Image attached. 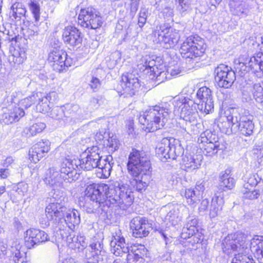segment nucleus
Wrapping results in <instances>:
<instances>
[{
    "label": "nucleus",
    "instance_id": "69168bd1",
    "mask_svg": "<svg viewBox=\"0 0 263 263\" xmlns=\"http://www.w3.org/2000/svg\"><path fill=\"white\" fill-rule=\"evenodd\" d=\"M10 174L8 168H0V179H6Z\"/></svg>",
    "mask_w": 263,
    "mask_h": 263
},
{
    "label": "nucleus",
    "instance_id": "c03bdc74",
    "mask_svg": "<svg viewBox=\"0 0 263 263\" xmlns=\"http://www.w3.org/2000/svg\"><path fill=\"white\" fill-rule=\"evenodd\" d=\"M231 263H255L252 256H248L243 252H238L232 258Z\"/></svg>",
    "mask_w": 263,
    "mask_h": 263
},
{
    "label": "nucleus",
    "instance_id": "79ce46f5",
    "mask_svg": "<svg viewBox=\"0 0 263 263\" xmlns=\"http://www.w3.org/2000/svg\"><path fill=\"white\" fill-rule=\"evenodd\" d=\"M184 196L189 204L192 205L200 200L201 197L199 193H196L193 189H186Z\"/></svg>",
    "mask_w": 263,
    "mask_h": 263
},
{
    "label": "nucleus",
    "instance_id": "0eeeda50",
    "mask_svg": "<svg viewBox=\"0 0 263 263\" xmlns=\"http://www.w3.org/2000/svg\"><path fill=\"white\" fill-rule=\"evenodd\" d=\"M174 113L180 119L191 125L197 123L198 116L194 101L188 98H179L175 100Z\"/></svg>",
    "mask_w": 263,
    "mask_h": 263
},
{
    "label": "nucleus",
    "instance_id": "39448f33",
    "mask_svg": "<svg viewBox=\"0 0 263 263\" xmlns=\"http://www.w3.org/2000/svg\"><path fill=\"white\" fill-rule=\"evenodd\" d=\"M171 110L166 104L149 106L139 117V121L146 132H154L162 129L170 118Z\"/></svg>",
    "mask_w": 263,
    "mask_h": 263
},
{
    "label": "nucleus",
    "instance_id": "c85d7f7f",
    "mask_svg": "<svg viewBox=\"0 0 263 263\" xmlns=\"http://www.w3.org/2000/svg\"><path fill=\"white\" fill-rule=\"evenodd\" d=\"M247 64L250 71L254 73L257 78L263 76V53L258 52L254 56L247 60Z\"/></svg>",
    "mask_w": 263,
    "mask_h": 263
},
{
    "label": "nucleus",
    "instance_id": "423d86ee",
    "mask_svg": "<svg viewBox=\"0 0 263 263\" xmlns=\"http://www.w3.org/2000/svg\"><path fill=\"white\" fill-rule=\"evenodd\" d=\"M106 201L117 204L123 210L126 209L133 202L134 195L127 185L107 184Z\"/></svg>",
    "mask_w": 263,
    "mask_h": 263
},
{
    "label": "nucleus",
    "instance_id": "bf43d9fd",
    "mask_svg": "<svg viewBox=\"0 0 263 263\" xmlns=\"http://www.w3.org/2000/svg\"><path fill=\"white\" fill-rule=\"evenodd\" d=\"M203 181H198L196 183V186L194 189L196 193H199V196L201 197L202 193L205 190V184Z\"/></svg>",
    "mask_w": 263,
    "mask_h": 263
},
{
    "label": "nucleus",
    "instance_id": "58836bf2",
    "mask_svg": "<svg viewBox=\"0 0 263 263\" xmlns=\"http://www.w3.org/2000/svg\"><path fill=\"white\" fill-rule=\"evenodd\" d=\"M46 125L44 123L39 122L33 124L29 127H26L24 132L28 136H34L41 133L45 128Z\"/></svg>",
    "mask_w": 263,
    "mask_h": 263
},
{
    "label": "nucleus",
    "instance_id": "9b49d317",
    "mask_svg": "<svg viewBox=\"0 0 263 263\" xmlns=\"http://www.w3.org/2000/svg\"><path fill=\"white\" fill-rule=\"evenodd\" d=\"M158 62L149 56L143 57L139 61L138 66L140 70L146 73H149L156 77L159 83L164 82V78H166L164 70H162L164 66L158 64Z\"/></svg>",
    "mask_w": 263,
    "mask_h": 263
},
{
    "label": "nucleus",
    "instance_id": "338daca9",
    "mask_svg": "<svg viewBox=\"0 0 263 263\" xmlns=\"http://www.w3.org/2000/svg\"><path fill=\"white\" fill-rule=\"evenodd\" d=\"M209 200L207 199H204L202 200L200 205L199 207V210L200 212H204L208 209L209 205Z\"/></svg>",
    "mask_w": 263,
    "mask_h": 263
},
{
    "label": "nucleus",
    "instance_id": "a878e982",
    "mask_svg": "<svg viewBox=\"0 0 263 263\" xmlns=\"http://www.w3.org/2000/svg\"><path fill=\"white\" fill-rule=\"evenodd\" d=\"M63 219L64 221H61L59 229L64 230L66 226L72 229L76 225L80 223V214L76 209H68L65 206V211L63 213Z\"/></svg>",
    "mask_w": 263,
    "mask_h": 263
},
{
    "label": "nucleus",
    "instance_id": "603ef678",
    "mask_svg": "<svg viewBox=\"0 0 263 263\" xmlns=\"http://www.w3.org/2000/svg\"><path fill=\"white\" fill-rule=\"evenodd\" d=\"M181 72L179 66L177 65L169 66L166 71H164L166 78H164V81L167 79H171L172 77L176 76Z\"/></svg>",
    "mask_w": 263,
    "mask_h": 263
},
{
    "label": "nucleus",
    "instance_id": "8fccbe9b",
    "mask_svg": "<svg viewBox=\"0 0 263 263\" xmlns=\"http://www.w3.org/2000/svg\"><path fill=\"white\" fill-rule=\"evenodd\" d=\"M66 113V118H70L79 115L81 111L79 106L77 104L67 105L64 107Z\"/></svg>",
    "mask_w": 263,
    "mask_h": 263
},
{
    "label": "nucleus",
    "instance_id": "4be33fe9",
    "mask_svg": "<svg viewBox=\"0 0 263 263\" xmlns=\"http://www.w3.org/2000/svg\"><path fill=\"white\" fill-rule=\"evenodd\" d=\"M110 251L117 256H122L126 253L130 254L128 243L125 241L120 230L113 234L112 239L110 241Z\"/></svg>",
    "mask_w": 263,
    "mask_h": 263
},
{
    "label": "nucleus",
    "instance_id": "ea45409f",
    "mask_svg": "<svg viewBox=\"0 0 263 263\" xmlns=\"http://www.w3.org/2000/svg\"><path fill=\"white\" fill-rule=\"evenodd\" d=\"M252 94L256 102L263 104V81L253 85Z\"/></svg>",
    "mask_w": 263,
    "mask_h": 263
},
{
    "label": "nucleus",
    "instance_id": "cd10ccee",
    "mask_svg": "<svg viewBox=\"0 0 263 263\" xmlns=\"http://www.w3.org/2000/svg\"><path fill=\"white\" fill-rule=\"evenodd\" d=\"M24 115L23 108L14 105L4 111L0 117V121L5 124H12L18 121Z\"/></svg>",
    "mask_w": 263,
    "mask_h": 263
},
{
    "label": "nucleus",
    "instance_id": "f704fd0d",
    "mask_svg": "<svg viewBox=\"0 0 263 263\" xmlns=\"http://www.w3.org/2000/svg\"><path fill=\"white\" fill-rule=\"evenodd\" d=\"M26 10L23 5L20 3L13 4L10 8V16L12 20L16 22H21L23 17H25Z\"/></svg>",
    "mask_w": 263,
    "mask_h": 263
},
{
    "label": "nucleus",
    "instance_id": "e433bc0d",
    "mask_svg": "<svg viewBox=\"0 0 263 263\" xmlns=\"http://www.w3.org/2000/svg\"><path fill=\"white\" fill-rule=\"evenodd\" d=\"M21 246L17 241L14 242L11 247V252L12 255L13 260L15 263H27L25 260L24 252L22 253L20 251Z\"/></svg>",
    "mask_w": 263,
    "mask_h": 263
},
{
    "label": "nucleus",
    "instance_id": "052dcab7",
    "mask_svg": "<svg viewBox=\"0 0 263 263\" xmlns=\"http://www.w3.org/2000/svg\"><path fill=\"white\" fill-rule=\"evenodd\" d=\"M89 85L91 88L95 91H97L100 87L101 83L99 79L96 77H92L91 80Z\"/></svg>",
    "mask_w": 263,
    "mask_h": 263
},
{
    "label": "nucleus",
    "instance_id": "2eb2a0df",
    "mask_svg": "<svg viewBox=\"0 0 263 263\" xmlns=\"http://www.w3.org/2000/svg\"><path fill=\"white\" fill-rule=\"evenodd\" d=\"M56 202L49 203L46 208L45 213L47 221L43 223L40 220V223L45 226L50 225V222L59 228L61 221H64L63 219V213L65 211V206L61 203H59L56 197H53Z\"/></svg>",
    "mask_w": 263,
    "mask_h": 263
},
{
    "label": "nucleus",
    "instance_id": "f03ea898",
    "mask_svg": "<svg viewBox=\"0 0 263 263\" xmlns=\"http://www.w3.org/2000/svg\"><path fill=\"white\" fill-rule=\"evenodd\" d=\"M156 153L160 157L165 160H175L181 157L182 164L187 171L199 168L202 161L201 155H192L187 152L184 154L180 141L173 137L163 138L157 145Z\"/></svg>",
    "mask_w": 263,
    "mask_h": 263
},
{
    "label": "nucleus",
    "instance_id": "de8ad7c7",
    "mask_svg": "<svg viewBox=\"0 0 263 263\" xmlns=\"http://www.w3.org/2000/svg\"><path fill=\"white\" fill-rule=\"evenodd\" d=\"M241 192L243 194V198L250 200L257 199L260 196V191L259 190H254L253 188L243 187Z\"/></svg>",
    "mask_w": 263,
    "mask_h": 263
},
{
    "label": "nucleus",
    "instance_id": "bb28decb",
    "mask_svg": "<svg viewBox=\"0 0 263 263\" xmlns=\"http://www.w3.org/2000/svg\"><path fill=\"white\" fill-rule=\"evenodd\" d=\"M50 143L48 140H43L34 144L29 150V158L34 163L37 162L50 150Z\"/></svg>",
    "mask_w": 263,
    "mask_h": 263
},
{
    "label": "nucleus",
    "instance_id": "ddd939ff",
    "mask_svg": "<svg viewBox=\"0 0 263 263\" xmlns=\"http://www.w3.org/2000/svg\"><path fill=\"white\" fill-rule=\"evenodd\" d=\"M63 159H62L61 165H60V173L57 169L54 167L49 168L46 172L45 177L44 178V181L46 184L50 186H60L63 183V180L66 182H71L73 181L76 180L77 179H72L68 175L71 171V169H69V167H71L70 166L67 165V167H65L66 171L64 172L63 171Z\"/></svg>",
    "mask_w": 263,
    "mask_h": 263
},
{
    "label": "nucleus",
    "instance_id": "0e129e2a",
    "mask_svg": "<svg viewBox=\"0 0 263 263\" xmlns=\"http://www.w3.org/2000/svg\"><path fill=\"white\" fill-rule=\"evenodd\" d=\"M254 153L257 155L258 158H263V145H256L254 148Z\"/></svg>",
    "mask_w": 263,
    "mask_h": 263
},
{
    "label": "nucleus",
    "instance_id": "aec40b11",
    "mask_svg": "<svg viewBox=\"0 0 263 263\" xmlns=\"http://www.w3.org/2000/svg\"><path fill=\"white\" fill-rule=\"evenodd\" d=\"M67 53L60 47L53 48L49 53L48 61L54 70L63 71L68 65L67 63Z\"/></svg>",
    "mask_w": 263,
    "mask_h": 263
},
{
    "label": "nucleus",
    "instance_id": "09e8293b",
    "mask_svg": "<svg viewBox=\"0 0 263 263\" xmlns=\"http://www.w3.org/2000/svg\"><path fill=\"white\" fill-rule=\"evenodd\" d=\"M66 113L63 107L57 106L52 109L50 112V116L55 120H62L66 118Z\"/></svg>",
    "mask_w": 263,
    "mask_h": 263
},
{
    "label": "nucleus",
    "instance_id": "5701e85b",
    "mask_svg": "<svg viewBox=\"0 0 263 263\" xmlns=\"http://www.w3.org/2000/svg\"><path fill=\"white\" fill-rule=\"evenodd\" d=\"M130 227L133 230V235L136 238H142L147 236L149 233L150 224L144 217L137 216L133 218Z\"/></svg>",
    "mask_w": 263,
    "mask_h": 263
},
{
    "label": "nucleus",
    "instance_id": "a18cd8bd",
    "mask_svg": "<svg viewBox=\"0 0 263 263\" xmlns=\"http://www.w3.org/2000/svg\"><path fill=\"white\" fill-rule=\"evenodd\" d=\"M243 61L244 59L242 58H239L237 60L238 62L235 63V68L236 71L240 72L241 77H242L245 73L250 71L248 64H247V60L245 61Z\"/></svg>",
    "mask_w": 263,
    "mask_h": 263
},
{
    "label": "nucleus",
    "instance_id": "393cba45",
    "mask_svg": "<svg viewBox=\"0 0 263 263\" xmlns=\"http://www.w3.org/2000/svg\"><path fill=\"white\" fill-rule=\"evenodd\" d=\"M186 209V207L182 205L169 203L163 208L166 212L165 221L170 222L172 226H176L181 220V216L180 214L181 210Z\"/></svg>",
    "mask_w": 263,
    "mask_h": 263
},
{
    "label": "nucleus",
    "instance_id": "b1692460",
    "mask_svg": "<svg viewBox=\"0 0 263 263\" xmlns=\"http://www.w3.org/2000/svg\"><path fill=\"white\" fill-rule=\"evenodd\" d=\"M62 36L64 43L72 48H79L82 44L81 33L74 26H69L65 27Z\"/></svg>",
    "mask_w": 263,
    "mask_h": 263
},
{
    "label": "nucleus",
    "instance_id": "37998d69",
    "mask_svg": "<svg viewBox=\"0 0 263 263\" xmlns=\"http://www.w3.org/2000/svg\"><path fill=\"white\" fill-rule=\"evenodd\" d=\"M89 247L91 250V253L95 256H103L105 251L104 249V246L102 240H98L91 243Z\"/></svg>",
    "mask_w": 263,
    "mask_h": 263
},
{
    "label": "nucleus",
    "instance_id": "dca6fc26",
    "mask_svg": "<svg viewBox=\"0 0 263 263\" xmlns=\"http://www.w3.org/2000/svg\"><path fill=\"white\" fill-rule=\"evenodd\" d=\"M215 80L218 87H231L236 79L234 71L224 64H220L214 70Z\"/></svg>",
    "mask_w": 263,
    "mask_h": 263
},
{
    "label": "nucleus",
    "instance_id": "13d9d810",
    "mask_svg": "<svg viewBox=\"0 0 263 263\" xmlns=\"http://www.w3.org/2000/svg\"><path fill=\"white\" fill-rule=\"evenodd\" d=\"M130 250L131 251V252H132V254H131L133 255V258L135 257V254L136 253H138V254L142 253L143 254V257L146 252V248L143 245H139L137 246H134Z\"/></svg>",
    "mask_w": 263,
    "mask_h": 263
},
{
    "label": "nucleus",
    "instance_id": "c9c22d12",
    "mask_svg": "<svg viewBox=\"0 0 263 263\" xmlns=\"http://www.w3.org/2000/svg\"><path fill=\"white\" fill-rule=\"evenodd\" d=\"M233 110H238L237 108H231L229 110H228L226 112V121H223L222 122L218 123V126L222 130V131L225 133L226 134L230 135L232 133H234V130L233 129L232 126V122L231 120H229L228 119L229 116L231 115V112Z\"/></svg>",
    "mask_w": 263,
    "mask_h": 263
},
{
    "label": "nucleus",
    "instance_id": "4468645a",
    "mask_svg": "<svg viewBox=\"0 0 263 263\" xmlns=\"http://www.w3.org/2000/svg\"><path fill=\"white\" fill-rule=\"evenodd\" d=\"M158 42L166 49L174 47L180 39L179 31L171 27L160 26L154 33Z\"/></svg>",
    "mask_w": 263,
    "mask_h": 263
},
{
    "label": "nucleus",
    "instance_id": "6ab92c4d",
    "mask_svg": "<svg viewBox=\"0 0 263 263\" xmlns=\"http://www.w3.org/2000/svg\"><path fill=\"white\" fill-rule=\"evenodd\" d=\"M106 187L107 184L101 183L90 184L86 188V194L97 208L101 206L106 201Z\"/></svg>",
    "mask_w": 263,
    "mask_h": 263
},
{
    "label": "nucleus",
    "instance_id": "473e14b6",
    "mask_svg": "<svg viewBox=\"0 0 263 263\" xmlns=\"http://www.w3.org/2000/svg\"><path fill=\"white\" fill-rule=\"evenodd\" d=\"M230 11L233 15L240 18L245 17L249 13L248 6L242 2H233L230 4Z\"/></svg>",
    "mask_w": 263,
    "mask_h": 263
},
{
    "label": "nucleus",
    "instance_id": "f8f14e48",
    "mask_svg": "<svg viewBox=\"0 0 263 263\" xmlns=\"http://www.w3.org/2000/svg\"><path fill=\"white\" fill-rule=\"evenodd\" d=\"M197 142L200 148L204 149L206 155L212 156L222 149L223 145L220 144L218 137L210 130L201 133L198 138Z\"/></svg>",
    "mask_w": 263,
    "mask_h": 263
},
{
    "label": "nucleus",
    "instance_id": "a211bd4d",
    "mask_svg": "<svg viewBox=\"0 0 263 263\" xmlns=\"http://www.w3.org/2000/svg\"><path fill=\"white\" fill-rule=\"evenodd\" d=\"M197 102L198 109L206 114L212 112L214 110L213 96L211 90L206 87L200 88L197 93Z\"/></svg>",
    "mask_w": 263,
    "mask_h": 263
},
{
    "label": "nucleus",
    "instance_id": "7c9ffc66",
    "mask_svg": "<svg viewBox=\"0 0 263 263\" xmlns=\"http://www.w3.org/2000/svg\"><path fill=\"white\" fill-rule=\"evenodd\" d=\"M197 220L194 216H189L186 219L185 224L182 229L181 237L183 239L190 238L197 231Z\"/></svg>",
    "mask_w": 263,
    "mask_h": 263
},
{
    "label": "nucleus",
    "instance_id": "c756f323",
    "mask_svg": "<svg viewBox=\"0 0 263 263\" xmlns=\"http://www.w3.org/2000/svg\"><path fill=\"white\" fill-rule=\"evenodd\" d=\"M39 95V97H37V101L38 103L36 106L37 111L40 112L46 113L50 109V103L52 96L54 97L55 93L54 92H50L46 95H43L42 93H36Z\"/></svg>",
    "mask_w": 263,
    "mask_h": 263
},
{
    "label": "nucleus",
    "instance_id": "3c124183",
    "mask_svg": "<svg viewBox=\"0 0 263 263\" xmlns=\"http://www.w3.org/2000/svg\"><path fill=\"white\" fill-rule=\"evenodd\" d=\"M29 7L30 10L33 15L35 22H38L40 18V5L37 2L31 0L29 3Z\"/></svg>",
    "mask_w": 263,
    "mask_h": 263
},
{
    "label": "nucleus",
    "instance_id": "f3484780",
    "mask_svg": "<svg viewBox=\"0 0 263 263\" xmlns=\"http://www.w3.org/2000/svg\"><path fill=\"white\" fill-rule=\"evenodd\" d=\"M140 86L138 77L133 73H126L123 74L118 88L119 92L125 97H132Z\"/></svg>",
    "mask_w": 263,
    "mask_h": 263
},
{
    "label": "nucleus",
    "instance_id": "6e6552de",
    "mask_svg": "<svg viewBox=\"0 0 263 263\" xmlns=\"http://www.w3.org/2000/svg\"><path fill=\"white\" fill-rule=\"evenodd\" d=\"M205 49L204 40L197 35L189 36L180 47L181 53L189 61L202 56Z\"/></svg>",
    "mask_w": 263,
    "mask_h": 263
},
{
    "label": "nucleus",
    "instance_id": "f257e3e1",
    "mask_svg": "<svg viewBox=\"0 0 263 263\" xmlns=\"http://www.w3.org/2000/svg\"><path fill=\"white\" fill-rule=\"evenodd\" d=\"M100 151L97 146L88 148L87 151L85 152L81 156V159H72L65 157L63 159V171L65 172V167L67 165L71 167V172L68 175L72 179H78L80 173L77 169L79 166L84 171H90L95 168H98L101 170V173L104 178H107L110 175L114 162H112V158L111 156H106L102 158L100 155Z\"/></svg>",
    "mask_w": 263,
    "mask_h": 263
},
{
    "label": "nucleus",
    "instance_id": "4d7b16f0",
    "mask_svg": "<svg viewBox=\"0 0 263 263\" xmlns=\"http://www.w3.org/2000/svg\"><path fill=\"white\" fill-rule=\"evenodd\" d=\"M235 184V180L233 178H229L228 179H224L220 181V185L229 190L232 189Z\"/></svg>",
    "mask_w": 263,
    "mask_h": 263
},
{
    "label": "nucleus",
    "instance_id": "412c9836",
    "mask_svg": "<svg viewBox=\"0 0 263 263\" xmlns=\"http://www.w3.org/2000/svg\"><path fill=\"white\" fill-rule=\"evenodd\" d=\"M25 245L28 249L49 240L48 235L44 231L36 229L27 230L24 236Z\"/></svg>",
    "mask_w": 263,
    "mask_h": 263
},
{
    "label": "nucleus",
    "instance_id": "49530a36",
    "mask_svg": "<svg viewBox=\"0 0 263 263\" xmlns=\"http://www.w3.org/2000/svg\"><path fill=\"white\" fill-rule=\"evenodd\" d=\"M37 97H39V95H36V93L33 94L32 96L21 100L19 102L18 104L15 106H20L21 108H23L22 107L27 108L30 107L32 104H34L36 102H37Z\"/></svg>",
    "mask_w": 263,
    "mask_h": 263
},
{
    "label": "nucleus",
    "instance_id": "20e7f679",
    "mask_svg": "<svg viewBox=\"0 0 263 263\" xmlns=\"http://www.w3.org/2000/svg\"><path fill=\"white\" fill-rule=\"evenodd\" d=\"M223 252L230 254L233 251L243 252L248 256H251V253L256 255L263 252V236H255L251 240L242 233L229 234L222 242Z\"/></svg>",
    "mask_w": 263,
    "mask_h": 263
},
{
    "label": "nucleus",
    "instance_id": "680f3d73",
    "mask_svg": "<svg viewBox=\"0 0 263 263\" xmlns=\"http://www.w3.org/2000/svg\"><path fill=\"white\" fill-rule=\"evenodd\" d=\"M231 170L230 169H227L224 172H222L219 176V180H223L224 179H228L231 177Z\"/></svg>",
    "mask_w": 263,
    "mask_h": 263
},
{
    "label": "nucleus",
    "instance_id": "7ed1b4c3",
    "mask_svg": "<svg viewBox=\"0 0 263 263\" xmlns=\"http://www.w3.org/2000/svg\"><path fill=\"white\" fill-rule=\"evenodd\" d=\"M128 173L134 178L133 185L136 191H145L151 180V164L144 152L133 150L128 156Z\"/></svg>",
    "mask_w": 263,
    "mask_h": 263
},
{
    "label": "nucleus",
    "instance_id": "774afa93",
    "mask_svg": "<svg viewBox=\"0 0 263 263\" xmlns=\"http://www.w3.org/2000/svg\"><path fill=\"white\" fill-rule=\"evenodd\" d=\"M193 237L194 242L198 243L199 241L202 240L203 237L201 233L199 232V230L197 229V231L195 232V233L193 235V236H191L190 237Z\"/></svg>",
    "mask_w": 263,
    "mask_h": 263
},
{
    "label": "nucleus",
    "instance_id": "5fc2aeb1",
    "mask_svg": "<svg viewBox=\"0 0 263 263\" xmlns=\"http://www.w3.org/2000/svg\"><path fill=\"white\" fill-rule=\"evenodd\" d=\"M133 255L128 254L126 255V259L128 263H143L144 259L142 253L135 254V257L133 258Z\"/></svg>",
    "mask_w": 263,
    "mask_h": 263
},
{
    "label": "nucleus",
    "instance_id": "a19ab883",
    "mask_svg": "<svg viewBox=\"0 0 263 263\" xmlns=\"http://www.w3.org/2000/svg\"><path fill=\"white\" fill-rule=\"evenodd\" d=\"M184 196L189 204L192 205L200 200L201 197L199 193H196L193 189H186Z\"/></svg>",
    "mask_w": 263,
    "mask_h": 263
},
{
    "label": "nucleus",
    "instance_id": "4c0bfd02",
    "mask_svg": "<svg viewBox=\"0 0 263 263\" xmlns=\"http://www.w3.org/2000/svg\"><path fill=\"white\" fill-rule=\"evenodd\" d=\"M177 10L184 16L190 12L192 9L190 0H176Z\"/></svg>",
    "mask_w": 263,
    "mask_h": 263
},
{
    "label": "nucleus",
    "instance_id": "864d4df0",
    "mask_svg": "<svg viewBox=\"0 0 263 263\" xmlns=\"http://www.w3.org/2000/svg\"><path fill=\"white\" fill-rule=\"evenodd\" d=\"M261 180V178L259 177L257 174H253L250 175L248 178L247 182L244 184L243 187L247 188H253Z\"/></svg>",
    "mask_w": 263,
    "mask_h": 263
},
{
    "label": "nucleus",
    "instance_id": "2f4dec72",
    "mask_svg": "<svg viewBox=\"0 0 263 263\" xmlns=\"http://www.w3.org/2000/svg\"><path fill=\"white\" fill-rule=\"evenodd\" d=\"M26 49L25 47L21 48L19 46L10 49L11 55L9 57L10 63L14 65H20L22 63L26 58Z\"/></svg>",
    "mask_w": 263,
    "mask_h": 263
},
{
    "label": "nucleus",
    "instance_id": "e2e57ef3",
    "mask_svg": "<svg viewBox=\"0 0 263 263\" xmlns=\"http://www.w3.org/2000/svg\"><path fill=\"white\" fill-rule=\"evenodd\" d=\"M140 0H130V11L135 13L138 8Z\"/></svg>",
    "mask_w": 263,
    "mask_h": 263
},
{
    "label": "nucleus",
    "instance_id": "6e6d98bb",
    "mask_svg": "<svg viewBox=\"0 0 263 263\" xmlns=\"http://www.w3.org/2000/svg\"><path fill=\"white\" fill-rule=\"evenodd\" d=\"M107 146L111 148V151H115L119 148V140L117 139L116 136L109 137L107 140Z\"/></svg>",
    "mask_w": 263,
    "mask_h": 263
},
{
    "label": "nucleus",
    "instance_id": "72a5a7b5",
    "mask_svg": "<svg viewBox=\"0 0 263 263\" xmlns=\"http://www.w3.org/2000/svg\"><path fill=\"white\" fill-rule=\"evenodd\" d=\"M224 204L223 197L220 193L215 194L212 198L210 207V215L211 217H215L222 210Z\"/></svg>",
    "mask_w": 263,
    "mask_h": 263
},
{
    "label": "nucleus",
    "instance_id": "9d476101",
    "mask_svg": "<svg viewBox=\"0 0 263 263\" xmlns=\"http://www.w3.org/2000/svg\"><path fill=\"white\" fill-rule=\"evenodd\" d=\"M228 119L232 122L234 133L238 132L246 136L251 135L253 133L254 125L252 121L247 116L242 115L239 110H233Z\"/></svg>",
    "mask_w": 263,
    "mask_h": 263
},
{
    "label": "nucleus",
    "instance_id": "1a4fd4ad",
    "mask_svg": "<svg viewBox=\"0 0 263 263\" xmlns=\"http://www.w3.org/2000/svg\"><path fill=\"white\" fill-rule=\"evenodd\" d=\"M103 19L100 13L93 7L82 9L78 16V23L82 27L89 29H96L101 27Z\"/></svg>",
    "mask_w": 263,
    "mask_h": 263
}]
</instances>
